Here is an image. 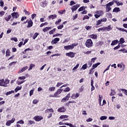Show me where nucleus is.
<instances>
[{
	"mask_svg": "<svg viewBox=\"0 0 127 127\" xmlns=\"http://www.w3.org/2000/svg\"><path fill=\"white\" fill-rule=\"evenodd\" d=\"M9 83V80L6 79L5 80L3 79H0V86L1 87H7V84Z\"/></svg>",
	"mask_w": 127,
	"mask_h": 127,
	"instance_id": "1",
	"label": "nucleus"
},
{
	"mask_svg": "<svg viewBox=\"0 0 127 127\" xmlns=\"http://www.w3.org/2000/svg\"><path fill=\"white\" fill-rule=\"evenodd\" d=\"M78 45V44H72L71 45H67V46H65L64 47V50H71L72 49H74V47L75 46H77Z\"/></svg>",
	"mask_w": 127,
	"mask_h": 127,
	"instance_id": "2",
	"label": "nucleus"
},
{
	"mask_svg": "<svg viewBox=\"0 0 127 127\" xmlns=\"http://www.w3.org/2000/svg\"><path fill=\"white\" fill-rule=\"evenodd\" d=\"M95 13L96 14H94L95 18H99L100 16L104 15V12L103 11V10L97 11Z\"/></svg>",
	"mask_w": 127,
	"mask_h": 127,
	"instance_id": "3",
	"label": "nucleus"
},
{
	"mask_svg": "<svg viewBox=\"0 0 127 127\" xmlns=\"http://www.w3.org/2000/svg\"><path fill=\"white\" fill-rule=\"evenodd\" d=\"M85 45L88 48H90L93 46V41L91 39H87L85 43Z\"/></svg>",
	"mask_w": 127,
	"mask_h": 127,
	"instance_id": "4",
	"label": "nucleus"
},
{
	"mask_svg": "<svg viewBox=\"0 0 127 127\" xmlns=\"http://www.w3.org/2000/svg\"><path fill=\"white\" fill-rule=\"evenodd\" d=\"M75 55H76V53H74L72 52H70L69 53H66V56H68V57H70V58H74V57H75Z\"/></svg>",
	"mask_w": 127,
	"mask_h": 127,
	"instance_id": "5",
	"label": "nucleus"
},
{
	"mask_svg": "<svg viewBox=\"0 0 127 127\" xmlns=\"http://www.w3.org/2000/svg\"><path fill=\"white\" fill-rule=\"evenodd\" d=\"M33 119L36 121V122H40V121L43 120V117L40 116H36L33 118Z\"/></svg>",
	"mask_w": 127,
	"mask_h": 127,
	"instance_id": "6",
	"label": "nucleus"
},
{
	"mask_svg": "<svg viewBox=\"0 0 127 127\" xmlns=\"http://www.w3.org/2000/svg\"><path fill=\"white\" fill-rule=\"evenodd\" d=\"M14 121H15V118H13L11 120L7 121L6 125L7 127H9L11 124H13V123H14Z\"/></svg>",
	"mask_w": 127,
	"mask_h": 127,
	"instance_id": "7",
	"label": "nucleus"
},
{
	"mask_svg": "<svg viewBox=\"0 0 127 127\" xmlns=\"http://www.w3.org/2000/svg\"><path fill=\"white\" fill-rule=\"evenodd\" d=\"M78 7H80V4H77L75 5L72 6L71 8L72 12H74V11H75L76 9H78Z\"/></svg>",
	"mask_w": 127,
	"mask_h": 127,
	"instance_id": "8",
	"label": "nucleus"
},
{
	"mask_svg": "<svg viewBox=\"0 0 127 127\" xmlns=\"http://www.w3.org/2000/svg\"><path fill=\"white\" fill-rule=\"evenodd\" d=\"M63 91V89H58L57 92L55 93V96H56V98H59V95H60L62 91Z\"/></svg>",
	"mask_w": 127,
	"mask_h": 127,
	"instance_id": "9",
	"label": "nucleus"
},
{
	"mask_svg": "<svg viewBox=\"0 0 127 127\" xmlns=\"http://www.w3.org/2000/svg\"><path fill=\"white\" fill-rule=\"evenodd\" d=\"M58 112L59 113H65L66 112V109L64 107H61L58 109Z\"/></svg>",
	"mask_w": 127,
	"mask_h": 127,
	"instance_id": "10",
	"label": "nucleus"
},
{
	"mask_svg": "<svg viewBox=\"0 0 127 127\" xmlns=\"http://www.w3.org/2000/svg\"><path fill=\"white\" fill-rule=\"evenodd\" d=\"M79 96H80V94L79 93H76V94H72L71 98L74 100L78 98Z\"/></svg>",
	"mask_w": 127,
	"mask_h": 127,
	"instance_id": "11",
	"label": "nucleus"
},
{
	"mask_svg": "<svg viewBox=\"0 0 127 127\" xmlns=\"http://www.w3.org/2000/svg\"><path fill=\"white\" fill-rule=\"evenodd\" d=\"M59 40H60L59 38H56L54 39V40L52 41L51 43L52 44H56V43H57Z\"/></svg>",
	"mask_w": 127,
	"mask_h": 127,
	"instance_id": "12",
	"label": "nucleus"
},
{
	"mask_svg": "<svg viewBox=\"0 0 127 127\" xmlns=\"http://www.w3.org/2000/svg\"><path fill=\"white\" fill-rule=\"evenodd\" d=\"M45 114H49V113H54V110L52 108L46 109L45 111Z\"/></svg>",
	"mask_w": 127,
	"mask_h": 127,
	"instance_id": "13",
	"label": "nucleus"
},
{
	"mask_svg": "<svg viewBox=\"0 0 127 127\" xmlns=\"http://www.w3.org/2000/svg\"><path fill=\"white\" fill-rule=\"evenodd\" d=\"M32 25H33V22H32V20L30 19L28 21L27 27H31Z\"/></svg>",
	"mask_w": 127,
	"mask_h": 127,
	"instance_id": "14",
	"label": "nucleus"
},
{
	"mask_svg": "<svg viewBox=\"0 0 127 127\" xmlns=\"http://www.w3.org/2000/svg\"><path fill=\"white\" fill-rule=\"evenodd\" d=\"M27 69H28V66H24V67H22L20 69L19 73H22V72H24V71H25V70H27Z\"/></svg>",
	"mask_w": 127,
	"mask_h": 127,
	"instance_id": "15",
	"label": "nucleus"
},
{
	"mask_svg": "<svg viewBox=\"0 0 127 127\" xmlns=\"http://www.w3.org/2000/svg\"><path fill=\"white\" fill-rule=\"evenodd\" d=\"M57 17V15L54 14V15H51L48 16L49 19H55Z\"/></svg>",
	"mask_w": 127,
	"mask_h": 127,
	"instance_id": "16",
	"label": "nucleus"
},
{
	"mask_svg": "<svg viewBox=\"0 0 127 127\" xmlns=\"http://www.w3.org/2000/svg\"><path fill=\"white\" fill-rule=\"evenodd\" d=\"M111 92L110 94V96H115V95L117 94V92H116V90H115V89H111Z\"/></svg>",
	"mask_w": 127,
	"mask_h": 127,
	"instance_id": "17",
	"label": "nucleus"
},
{
	"mask_svg": "<svg viewBox=\"0 0 127 127\" xmlns=\"http://www.w3.org/2000/svg\"><path fill=\"white\" fill-rule=\"evenodd\" d=\"M11 15L13 18H17V17L19 16L18 13L17 12L12 13Z\"/></svg>",
	"mask_w": 127,
	"mask_h": 127,
	"instance_id": "18",
	"label": "nucleus"
},
{
	"mask_svg": "<svg viewBox=\"0 0 127 127\" xmlns=\"http://www.w3.org/2000/svg\"><path fill=\"white\" fill-rule=\"evenodd\" d=\"M50 29H52L51 27H46L43 29V31H44V32H46V31H48L49 30H50Z\"/></svg>",
	"mask_w": 127,
	"mask_h": 127,
	"instance_id": "19",
	"label": "nucleus"
},
{
	"mask_svg": "<svg viewBox=\"0 0 127 127\" xmlns=\"http://www.w3.org/2000/svg\"><path fill=\"white\" fill-rule=\"evenodd\" d=\"M40 4L42 7H45L47 5V3H46V1L41 2Z\"/></svg>",
	"mask_w": 127,
	"mask_h": 127,
	"instance_id": "20",
	"label": "nucleus"
},
{
	"mask_svg": "<svg viewBox=\"0 0 127 127\" xmlns=\"http://www.w3.org/2000/svg\"><path fill=\"white\" fill-rule=\"evenodd\" d=\"M118 42H119V40H118L113 41L111 45L112 46H114V45H116V44H118Z\"/></svg>",
	"mask_w": 127,
	"mask_h": 127,
	"instance_id": "21",
	"label": "nucleus"
},
{
	"mask_svg": "<svg viewBox=\"0 0 127 127\" xmlns=\"http://www.w3.org/2000/svg\"><path fill=\"white\" fill-rule=\"evenodd\" d=\"M68 118H69V116L68 115H62L60 117V119L61 120H64V119H68Z\"/></svg>",
	"mask_w": 127,
	"mask_h": 127,
	"instance_id": "22",
	"label": "nucleus"
},
{
	"mask_svg": "<svg viewBox=\"0 0 127 127\" xmlns=\"http://www.w3.org/2000/svg\"><path fill=\"white\" fill-rule=\"evenodd\" d=\"M112 29H113V27H111V25L108 26V27H106V30L107 31H110Z\"/></svg>",
	"mask_w": 127,
	"mask_h": 127,
	"instance_id": "23",
	"label": "nucleus"
},
{
	"mask_svg": "<svg viewBox=\"0 0 127 127\" xmlns=\"http://www.w3.org/2000/svg\"><path fill=\"white\" fill-rule=\"evenodd\" d=\"M119 11H121V9L119 7H116L113 10V12H119Z\"/></svg>",
	"mask_w": 127,
	"mask_h": 127,
	"instance_id": "24",
	"label": "nucleus"
},
{
	"mask_svg": "<svg viewBox=\"0 0 127 127\" xmlns=\"http://www.w3.org/2000/svg\"><path fill=\"white\" fill-rule=\"evenodd\" d=\"M10 18H11V15H9L7 17H5V20H6V21H9V20H10Z\"/></svg>",
	"mask_w": 127,
	"mask_h": 127,
	"instance_id": "25",
	"label": "nucleus"
},
{
	"mask_svg": "<svg viewBox=\"0 0 127 127\" xmlns=\"http://www.w3.org/2000/svg\"><path fill=\"white\" fill-rule=\"evenodd\" d=\"M21 88H22L21 86H17L16 88L15 89V92L17 93L18 91H19V90H21Z\"/></svg>",
	"mask_w": 127,
	"mask_h": 127,
	"instance_id": "26",
	"label": "nucleus"
},
{
	"mask_svg": "<svg viewBox=\"0 0 127 127\" xmlns=\"http://www.w3.org/2000/svg\"><path fill=\"white\" fill-rule=\"evenodd\" d=\"M65 126H67L69 127H76V126H74L72 124L68 123H65Z\"/></svg>",
	"mask_w": 127,
	"mask_h": 127,
	"instance_id": "27",
	"label": "nucleus"
},
{
	"mask_svg": "<svg viewBox=\"0 0 127 127\" xmlns=\"http://www.w3.org/2000/svg\"><path fill=\"white\" fill-rule=\"evenodd\" d=\"M97 30L99 32H101V31H105V30H106V27H102V28H99Z\"/></svg>",
	"mask_w": 127,
	"mask_h": 127,
	"instance_id": "28",
	"label": "nucleus"
},
{
	"mask_svg": "<svg viewBox=\"0 0 127 127\" xmlns=\"http://www.w3.org/2000/svg\"><path fill=\"white\" fill-rule=\"evenodd\" d=\"M79 65H80V64H77L76 65V66H74V67H73V68L72 69V71H73V72H75V70H77V69H78V68Z\"/></svg>",
	"mask_w": 127,
	"mask_h": 127,
	"instance_id": "29",
	"label": "nucleus"
},
{
	"mask_svg": "<svg viewBox=\"0 0 127 127\" xmlns=\"http://www.w3.org/2000/svg\"><path fill=\"white\" fill-rule=\"evenodd\" d=\"M39 35V33H35L33 36V39L35 40L36 37H37Z\"/></svg>",
	"mask_w": 127,
	"mask_h": 127,
	"instance_id": "30",
	"label": "nucleus"
},
{
	"mask_svg": "<svg viewBox=\"0 0 127 127\" xmlns=\"http://www.w3.org/2000/svg\"><path fill=\"white\" fill-rule=\"evenodd\" d=\"M87 68H88V65L87 64H84L81 67V68L83 70H86Z\"/></svg>",
	"mask_w": 127,
	"mask_h": 127,
	"instance_id": "31",
	"label": "nucleus"
},
{
	"mask_svg": "<svg viewBox=\"0 0 127 127\" xmlns=\"http://www.w3.org/2000/svg\"><path fill=\"white\" fill-rule=\"evenodd\" d=\"M14 93V91L11 90L10 91L7 92L5 94L6 96H8V95H10V94H13Z\"/></svg>",
	"mask_w": 127,
	"mask_h": 127,
	"instance_id": "32",
	"label": "nucleus"
},
{
	"mask_svg": "<svg viewBox=\"0 0 127 127\" xmlns=\"http://www.w3.org/2000/svg\"><path fill=\"white\" fill-rule=\"evenodd\" d=\"M97 35L92 34L90 35V38H92L93 39H97Z\"/></svg>",
	"mask_w": 127,
	"mask_h": 127,
	"instance_id": "33",
	"label": "nucleus"
},
{
	"mask_svg": "<svg viewBox=\"0 0 127 127\" xmlns=\"http://www.w3.org/2000/svg\"><path fill=\"white\" fill-rule=\"evenodd\" d=\"M107 119H108V117L107 116H101L100 118V120L101 121H104L105 120H107Z\"/></svg>",
	"mask_w": 127,
	"mask_h": 127,
	"instance_id": "34",
	"label": "nucleus"
},
{
	"mask_svg": "<svg viewBox=\"0 0 127 127\" xmlns=\"http://www.w3.org/2000/svg\"><path fill=\"white\" fill-rule=\"evenodd\" d=\"M106 11L107 12H109V11H110V10H111V9H112L111 7L110 6L107 5H106Z\"/></svg>",
	"mask_w": 127,
	"mask_h": 127,
	"instance_id": "35",
	"label": "nucleus"
},
{
	"mask_svg": "<svg viewBox=\"0 0 127 127\" xmlns=\"http://www.w3.org/2000/svg\"><path fill=\"white\" fill-rule=\"evenodd\" d=\"M50 92H54L55 91V87H50L49 89Z\"/></svg>",
	"mask_w": 127,
	"mask_h": 127,
	"instance_id": "36",
	"label": "nucleus"
},
{
	"mask_svg": "<svg viewBox=\"0 0 127 127\" xmlns=\"http://www.w3.org/2000/svg\"><path fill=\"white\" fill-rule=\"evenodd\" d=\"M10 51H9V49H7L6 51V56H10Z\"/></svg>",
	"mask_w": 127,
	"mask_h": 127,
	"instance_id": "37",
	"label": "nucleus"
},
{
	"mask_svg": "<svg viewBox=\"0 0 127 127\" xmlns=\"http://www.w3.org/2000/svg\"><path fill=\"white\" fill-rule=\"evenodd\" d=\"M85 6H81L78 9V11H82V10H85Z\"/></svg>",
	"mask_w": 127,
	"mask_h": 127,
	"instance_id": "38",
	"label": "nucleus"
},
{
	"mask_svg": "<svg viewBox=\"0 0 127 127\" xmlns=\"http://www.w3.org/2000/svg\"><path fill=\"white\" fill-rule=\"evenodd\" d=\"M100 64L101 63H98L97 64H93L92 65V67L94 68V69H95V68H97V66H99V65H100Z\"/></svg>",
	"mask_w": 127,
	"mask_h": 127,
	"instance_id": "39",
	"label": "nucleus"
},
{
	"mask_svg": "<svg viewBox=\"0 0 127 127\" xmlns=\"http://www.w3.org/2000/svg\"><path fill=\"white\" fill-rule=\"evenodd\" d=\"M66 11L65 9L59 10L58 11V13H60V14H63V13H64V12Z\"/></svg>",
	"mask_w": 127,
	"mask_h": 127,
	"instance_id": "40",
	"label": "nucleus"
},
{
	"mask_svg": "<svg viewBox=\"0 0 127 127\" xmlns=\"http://www.w3.org/2000/svg\"><path fill=\"white\" fill-rule=\"evenodd\" d=\"M34 66H35V65H34V64H31L30 65L29 68L28 69V71H30V70H31L32 69V68H33V67H34Z\"/></svg>",
	"mask_w": 127,
	"mask_h": 127,
	"instance_id": "41",
	"label": "nucleus"
},
{
	"mask_svg": "<svg viewBox=\"0 0 127 127\" xmlns=\"http://www.w3.org/2000/svg\"><path fill=\"white\" fill-rule=\"evenodd\" d=\"M55 31H56V29L54 28V29L51 30L49 32V34H53V33H54V32H55Z\"/></svg>",
	"mask_w": 127,
	"mask_h": 127,
	"instance_id": "42",
	"label": "nucleus"
},
{
	"mask_svg": "<svg viewBox=\"0 0 127 127\" xmlns=\"http://www.w3.org/2000/svg\"><path fill=\"white\" fill-rule=\"evenodd\" d=\"M70 90L71 89L69 87H67L64 90V92H69Z\"/></svg>",
	"mask_w": 127,
	"mask_h": 127,
	"instance_id": "43",
	"label": "nucleus"
},
{
	"mask_svg": "<svg viewBox=\"0 0 127 127\" xmlns=\"http://www.w3.org/2000/svg\"><path fill=\"white\" fill-rule=\"evenodd\" d=\"M104 42L99 41L97 44H96V46H99V45H101V46H102Z\"/></svg>",
	"mask_w": 127,
	"mask_h": 127,
	"instance_id": "44",
	"label": "nucleus"
},
{
	"mask_svg": "<svg viewBox=\"0 0 127 127\" xmlns=\"http://www.w3.org/2000/svg\"><path fill=\"white\" fill-rule=\"evenodd\" d=\"M4 4V3L3 2V1L2 0H0V6H1V7H3V5Z\"/></svg>",
	"mask_w": 127,
	"mask_h": 127,
	"instance_id": "45",
	"label": "nucleus"
},
{
	"mask_svg": "<svg viewBox=\"0 0 127 127\" xmlns=\"http://www.w3.org/2000/svg\"><path fill=\"white\" fill-rule=\"evenodd\" d=\"M17 124H20L21 125H23L24 124V121L23 120H21L17 122Z\"/></svg>",
	"mask_w": 127,
	"mask_h": 127,
	"instance_id": "46",
	"label": "nucleus"
},
{
	"mask_svg": "<svg viewBox=\"0 0 127 127\" xmlns=\"http://www.w3.org/2000/svg\"><path fill=\"white\" fill-rule=\"evenodd\" d=\"M11 40H12V41H15V42H17L18 41L17 38L16 37L11 38Z\"/></svg>",
	"mask_w": 127,
	"mask_h": 127,
	"instance_id": "47",
	"label": "nucleus"
},
{
	"mask_svg": "<svg viewBox=\"0 0 127 127\" xmlns=\"http://www.w3.org/2000/svg\"><path fill=\"white\" fill-rule=\"evenodd\" d=\"M120 42L121 43V44H123V43H125V39L124 38H121L120 40Z\"/></svg>",
	"mask_w": 127,
	"mask_h": 127,
	"instance_id": "48",
	"label": "nucleus"
},
{
	"mask_svg": "<svg viewBox=\"0 0 127 127\" xmlns=\"http://www.w3.org/2000/svg\"><path fill=\"white\" fill-rule=\"evenodd\" d=\"M113 4H114V2L113 1H111L109 3H108L107 4H106V5H108V6H112V5H113Z\"/></svg>",
	"mask_w": 127,
	"mask_h": 127,
	"instance_id": "49",
	"label": "nucleus"
},
{
	"mask_svg": "<svg viewBox=\"0 0 127 127\" xmlns=\"http://www.w3.org/2000/svg\"><path fill=\"white\" fill-rule=\"evenodd\" d=\"M100 21H101V23L102 22H106V21H107V19H106V18L100 19Z\"/></svg>",
	"mask_w": 127,
	"mask_h": 127,
	"instance_id": "50",
	"label": "nucleus"
},
{
	"mask_svg": "<svg viewBox=\"0 0 127 127\" xmlns=\"http://www.w3.org/2000/svg\"><path fill=\"white\" fill-rule=\"evenodd\" d=\"M26 77L25 76H20V77H18V79H19V80H24V79H26Z\"/></svg>",
	"mask_w": 127,
	"mask_h": 127,
	"instance_id": "51",
	"label": "nucleus"
},
{
	"mask_svg": "<svg viewBox=\"0 0 127 127\" xmlns=\"http://www.w3.org/2000/svg\"><path fill=\"white\" fill-rule=\"evenodd\" d=\"M69 100L67 97H64L62 100V102H66V101Z\"/></svg>",
	"mask_w": 127,
	"mask_h": 127,
	"instance_id": "52",
	"label": "nucleus"
},
{
	"mask_svg": "<svg viewBox=\"0 0 127 127\" xmlns=\"http://www.w3.org/2000/svg\"><path fill=\"white\" fill-rule=\"evenodd\" d=\"M25 82V81L23 80L22 81H18L17 84V85H21V84H23V83H24Z\"/></svg>",
	"mask_w": 127,
	"mask_h": 127,
	"instance_id": "53",
	"label": "nucleus"
},
{
	"mask_svg": "<svg viewBox=\"0 0 127 127\" xmlns=\"http://www.w3.org/2000/svg\"><path fill=\"white\" fill-rule=\"evenodd\" d=\"M102 23V22L101 21V20H98L97 22H96V25H100V24H101Z\"/></svg>",
	"mask_w": 127,
	"mask_h": 127,
	"instance_id": "54",
	"label": "nucleus"
},
{
	"mask_svg": "<svg viewBox=\"0 0 127 127\" xmlns=\"http://www.w3.org/2000/svg\"><path fill=\"white\" fill-rule=\"evenodd\" d=\"M83 53H84V54L89 55V54H91V53H92V51H87V52H83Z\"/></svg>",
	"mask_w": 127,
	"mask_h": 127,
	"instance_id": "55",
	"label": "nucleus"
},
{
	"mask_svg": "<svg viewBox=\"0 0 127 127\" xmlns=\"http://www.w3.org/2000/svg\"><path fill=\"white\" fill-rule=\"evenodd\" d=\"M89 18H90V17H89L88 15H85L83 18V20H85V19H89Z\"/></svg>",
	"mask_w": 127,
	"mask_h": 127,
	"instance_id": "56",
	"label": "nucleus"
},
{
	"mask_svg": "<svg viewBox=\"0 0 127 127\" xmlns=\"http://www.w3.org/2000/svg\"><path fill=\"white\" fill-rule=\"evenodd\" d=\"M64 27V25H60V26H58V29H62Z\"/></svg>",
	"mask_w": 127,
	"mask_h": 127,
	"instance_id": "57",
	"label": "nucleus"
},
{
	"mask_svg": "<svg viewBox=\"0 0 127 127\" xmlns=\"http://www.w3.org/2000/svg\"><path fill=\"white\" fill-rule=\"evenodd\" d=\"M39 101L36 100V99H35L33 101V104H34L35 105L37 104L38 103Z\"/></svg>",
	"mask_w": 127,
	"mask_h": 127,
	"instance_id": "58",
	"label": "nucleus"
},
{
	"mask_svg": "<svg viewBox=\"0 0 127 127\" xmlns=\"http://www.w3.org/2000/svg\"><path fill=\"white\" fill-rule=\"evenodd\" d=\"M63 83L62 82H58L57 84V87H60V86H61V85H63Z\"/></svg>",
	"mask_w": 127,
	"mask_h": 127,
	"instance_id": "59",
	"label": "nucleus"
},
{
	"mask_svg": "<svg viewBox=\"0 0 127 127\" xmlns=\"http://www.w3.org/2000/svg\"><path fill=\"white\" fill-rule=\"evenodd\" d=\"M94 69V68H91V69L89 70V74L90 75L93 74V73H94V71H93V70Z\"/></svg>",
	"mask_w": 127,
	"mask_h": 127,
	"instance_id": "60",
	"label": "nucleus"
},
{
	"mask_svg": "<svg viewBox=\"0 0 127 127\" xmlns=\"http://www.w3.org/2000/svg\"><path fill=\"white\" fill-rule=\"evenodd\" d=\"M62 20L61 19H59L58 21H56L55 22V24L57 25L60 22H61Z\"/></svg>",
	"mask_w": 127,
	"mask_h": 127,
	"instance_id": "61",
	"label": "nucleus"
},
{
	"mask_svg": "<svg viewBox=\"0 0 127 127\" xmlns=\"http://www.w3.org/2000/svg\"><path fill=\"white\" fill-rule=\"evenodd\" d=\"M92 121H93V119H92L91 118H89L87 120H86V122L87 123H89V122H92Z\"/></svg>",
	"mask_w": 127,
	"mask_h": 127,
	"instance_id": "62",
	"label": "nucleus"
},
{
	"mask_svg": "<svg viewBox=\"0 0 127 127\" xmlns=\"http://www.w3.org/2000/svg\"><path fill=\"white\" fill-rule=\"evenodd\" d=\"M121 91L124 92V94L127 96V89H121Z\"/></svg>",
	"mask_w": 127,
	"mask_h": 127,
	"instance_id": "63",
	"label": "nucleus"
},
{
	"mask_svg": "<svg viewBox=\"0 0 127 127\" xmlns=\"http://www.w3.org/2000/svg\"><path fill=\"white\" fill-rule=\"evenodd\" d=\"M29 95H30V97H31V96H32L33 95V90H31L30 91Z\"/></svg>",
	"mask_w": 127,
	"mask_h": 127,
	"instance_id": "64",
	"label": "nucleus"
}]
</instances>
